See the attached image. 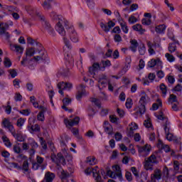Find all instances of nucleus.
I'll use <instances>...</instances> for the list:
<instances>
[{
  "label": "nucleus",
  "mask_w": 182,
  "mask_h": 182,
  "mask_svg": "<svg viewBox=\"0 0 182 182\" xmlns=\"http://www.w3.org/2000/svg\"><path fill=\"white\" fill-rule=\"evenodd\" d=\"M12 136H14V138L18 141H20V142H22V141H24L25 139H23V136H22V134H16L15 132V129H14V132H11Z\"/></svg>",
  "instance_id": "nucleus-40"
},
{
  "label": "nucleus",
  "mask_w": 182,
  "mask_h": 182,
  "mask_svg": "<svg viewBox=\"0 0 182 182\" xmlns=\"http://www.w3.org/2000/svg\"><path fill=\"white\" fill-rule=\"evenodd\" d=\"M19 170H23V173L26 174L27 178H31V173L29 171V162L28 161H24L22 167L18 166Z\"/></svg>",
  "instance_id": "nucleus-16"
},
{
  "label": "nucleus",
  "mask_w": 182,
  "mask_h": 182,
  "mask_svg": "<svg viewBox=\"0 0 182 182\" xmlns=\"http://www.w3.org/2000/svg\"><path fill=\"white\" fill-rule=\"evenodd\" d=\"M65 28L69 33L71 42H73L74 43H77V42H79V36H77V33L76 32V30H75L73 24H72V23L70 22H68L67 26H65Z\"/></svg>",
  "instance_id": "nucleus-4"
},
{
  "label": "nucleus",
  "mask_w": 182,
  "mask_h": 182,
  "mask_svg": "<svg viewBox=\"0 0 182 182\" xmlns=\"http://www.w3.org/2000/svg\"><path fill=\"white\" fill-rule=\"evenodd\" d=\"M40 21H41V25L44 29L47 31V32L50 35V36H55V30L52 26H50V23H49V21L46 20L45 18V16H41L39 18Z\"/></svg>",
  "instance_id": "nucleus-7"
},
{
  "label": "nucleus",
  "mask_w": 182,
  "mask_h": 182,
  "mask_svg": "<svg viewBox=\"0 0 182 182\" xmlns=\"http://www.w3.org/2000/svg\"><path fill=\"white\" fill-rule=\"evenodd\" d=\"M112 171H107V174L111 178H119V180L122 181L123 178V175L122 174V168H120V166L119 165H115L112 167Z\"/></svg>",
  "instance_id": "nucleus-5"
},
{
  "label": "nucleus",
  "mask_w": 182,
  "mask_h": 182,
  "mask_svg": "<svg viewBox=\"0 0 182 182\" xmlns=\"http://www.w3.org/2000/svg\"><path fill=\"white\" fill-rule=\"evenodd\" d=\"M163 106V102L160 99L156 100V102L152 105V110H157Z\"/></svg>",
  "instance_id": "nucleus-39"
},
{
  "label": "nucleus",
  "mask_w": 182,
  "mask_h": 182,
  "mask_svg": "<svg viewBox=\"0 0 182 182\" xmlns=\"http://www.w3.org/2000/svg\"><path fill=\"white\" fill-rule=\"evenodd\" d=\"M96 168H98V167L96 166L95 168H92V169L90 168H87V169H85V174H87V176L92 174V173L93 174V171H95V173H96V171H97V169H96Z\"/></svg>",
  "instance_id": "nucleus-51"
},
{
  "label": "nucleus",
  "mask_w": 182,
  "mask_h": 182,
  "mask_svg": "<svg viewBox=\"0 0 182 182\" xmlns=\"http://www.w3.org/2000/svg\"><path fill=\"white\" fill-rule=\"evenodd\" d=\"M86 161L90 166H95L97 161L95 156H90L87 158Z\"/></svg>",
  "instance_id": "nucleus-41"
},
{
  "label": "nucleus",
  "mask_w": 182,
  "mask_h": 182,
  "mask_svg": "<svg viewBox=\"0 0 182 182\" xmlns=\"http://www.w3.org/2000/svg\"><path fill=\"white\" fill-rule=\"evenodd\" d=\"M63 40L65 43V46L63 47L64 52V59L67 63H70V65H73V58L72 55H70V50H72V44H70V41L65 36H63Z\"/></svg>",
  "instance_id": "nucleus-2"
},
{
  "label": "nucleus",
  "mask_w": 182,
  "mask_h": 182,
  "mask_svg": "<svg viewBox=\"0 0 182 182\" xmlns=\"http://www.w3.org/2000/svg\"><path fill=\"white\" fill-rule=\"evenodd\" d=\"M102 66H103L104 69L105 68H109V66H112V63L109 60H107L105 61L102 60Z\"/></svg>",
  "instance_id": "nucleus-59"
},
{
  "label": "nucleus",
  "mask_w": 182,
  "mask_h": 182,
  "mask_svg": "<svg viewBox=\"0 0 182 182\" xmlns=\"http://www.w3.org/2000/svg\"><path fill=\"white\" fill-rule=\"evenodd\" d=\"M138 151L140 156H142L144 157H146V156H149V154H150V145L146 144L144 146H139Z\"/></svg>",
  "instance_id": "nucleus-17"
},
{
  "label": "nucleus",
  "mask_w": 182,
  "mask_h": 182,
  "mask_svg": "<svg viewBox=\"0 0 182 182\" xmlns=\"http://www.w3.org/2000/svg\"><path fill=\"white\" fill-rule=\"evenodd\" d=\"M11 49L14 52H16V53H23V48L18 45H12L11 46Z\"/></svg>",
  "instance_id": "nucleus-31"
},
{
  "label": "nucleus",
  "mask_w": 182,
  "mask_h": 182,
  "mask_svg": "<svg viewBox=\"0 0 182 182\" xmlns=\"http://www.w3.org/2000/svg\"><path fill=\"white\" fill-rule=\"evenodd\" d=\"M165 57L166 58L168 62H170L171 63L174 62L176 60V58L174 56L168 53L165 54Z\"/></svg>",
  "instance_id": "nucleus-48"
},
{
  "label": "nucleus",
  "mask_w": 182,
  "mask_h": 182,
  "mask_svg": "<svg viewBox=\"0 0 182 182\" xmlns=\"http://www.w3.org/2000/svg\"><path fill=\"white\" fill-rule=\"evenodd\" d=\"M51 159L54 163H55V164H57V166H59L60 164L65 166V164H66L65 156H63V154H62L60 152H59L57 155H52Z\"/></svg>",
  "instance_id": "nucleus-9"
},
{
  "label": "nucleus",
  "mask_w": 182,
  "mask_h": 182,
  "mask_svg": "<svg viewBox=\"0 0 182 182\" xmlns=\"http://www.w3.org/2000/svg\"><path fill=\"white\" fill-rule=\"evenodd\" d=\"M146 44L148 46V52H149V55H156V51L153 48L156 46L154 44H153V43H151V41H147Z\"/></svg>",
  "instance_id": "nucleus-34"
},
{
  "label": "nucleus",
  "mask_w": 182,
  "mask_h": 182,
  "mask_svg": "<svg viewBox=\"0 0 182 182\" xmlns=\"http://www.w3.org/2000/svg\"><path fill=\"white\" fill-rule=\"evenodd\" d=\"M157 147L159 149H161L165 153H171V156H173L175 154L174 151L171 150L170 149V146L168 145H166L163 144V142L159 141L157 144Z\"/></svg>",
  "instance_id": "nucleus-18"
},
{
  "label": "nucleus",
  "mask_w": 182,
  "mask_h": 182,
  "mask_svg": "<svg viewBox=\"0 0 182 182\" xmlns=\"http://www.w3.org/2000/svg\"><path fill=\"white\" fill-rule=\"evenodd\" d=\"M36 160V162L32 163L33 170H39V168H41V170H45V168H46V166H48V164L45 163V158L37 156Z\"/></svg>",
  "instance_id": "nucleus-6"
},
{
  "label": "nucleus",
  "mask_w": 182,
  "mask_h": 182,
  "mask_svg": "<svg viewBox=\"0 0 182 182\" xmlns=\"http://www.w3.org/2000/svg\"><path fill=\"white\" fill-rule=\"evenodd\" d=\"M121 33L122 30L120 29V27L119 26H115L111 31V33H117V35H119V33Z\"/></svg>",
  "instance_id": "nucleus-57"
},
{
  "label": "nucleus",
  "mask_w": 182,
  "mask_h": 182,
  "mask_svg": "<svg viewBox=\"0 0 182 182\" xmlns=\"http://www.w3.org/2000/svg\"><path fill=\"white\" fill-rule=\"evenodd\" d=\"M91 102H92V103H94L95 105V106H97V107H98L99 109H100V107H102V105H100V100H99L96 98H92Z\"/></svg>",
  "instance_id": "nucleus-55"
},
{
  "label": "nucleus",
  "mask_w": 182,
  "mask_h": 182,
  "mask_svg": "<svg viewBox=\"0 0 182 182\" xmlns=\"http://www.w3.org/2000/svg\"><path fill=\"white\" fill-rule=\"evenodd\" d=\"M43 105H40L37 109L41 110L37 115V120L39 122H45V113L48 112V107L44 104L45 102L43 101Z\"/></svg>",
  "instance_id": "nucleus-10"
},
{
  "label": "nucleus",
  "mask_w": 182,
  "mask_h": 182,
  "mask_svg": "<svg viewBox=\"0 0 182 182\" xmlns=\"http://www.w3.org/2000/svg\"><path fill=\"white\" fill-rule=\"evenodd\" d=\"M166 28L167 26H166V25L161 24L155 28V32H156V33H164Z\"/></svg>",
  "instance_id": "nucleus-37"
},
{
  "label": "nucleus",
  "mask_w": 182,
  "mask_h": 182,
  "mask_svg": "<svg viewBox=\"0 0 182 182\" xmlns=\"http://www.w3.org/2000/svg\"><path fill=\"white\" fill-rule=\"evenodd\" d=\"M131 46L130 49L132 52H137V48L139 47V43L136 40L130 41Z\"/></svg>",
  "instance_id": "nucleus-35"
},
{
  "label": "nucleus",
  "mask_w": 182,
  "mask_h": 182,
  "mask_svg": "<svg viewBox=\"0 0 182 182\" xmlns=\"http://www.w3.org/2000/svg\"><path fill=\"white\" fill-rule=\"evenodd\" d=\"M167 35L171 41H176V38H174V33L173 32V28H168Z\"/></svg>",
  "instance_id": "nucleus-46"
},
{
  "label": "nucleus",
  "mask_w": 182,
  "mask_h": 182,
  "mask_svg": "<svg viewBox=\"0 0 182 182\" xmlns=\"http://www.w3.org/2000/svg\"><path fill=\"white\" fill-rule=\"evenodd\" d=\"M50 17L53 21H56L55 31L60 35V36H66V31L64 26H68V20L63 18L62 16L58 15L55 11H53L50 14Z\"/></svg>",
  "instance_id": "nucleus-1"
},
{
  "label": "nucleus",
  "mask_w": 182,
  "mask_h": 182,
  "mask_svg": "<svg viewBox=\"0 0 182 182\" xmlns=\"http://www.w3.org/2000/svg\"><path fill=\"white\" fill-rule=\"evenodd\" d=\"M125 106L127 109H132V106H133V100H132V98H127Z\"/></svg>",
  "instance_id": "nucleus-50"
},
{
  "label": "nucleus",
  "mask_w": 182,
  "mask_h": 182,
  "mask_svg": "<svg viewBox=\"0 0 182 182\" xmlns=\"http://www.w3.org/2000/svg\"><path fill=\"white\" fill-rule=\"evenodd\" d=\"M4 63L5 68H11L12 66V62H11V60L8 58H4Z\"/></svg>",
  "instance_id": "nucleus-53"
},
{
  "label": "nucleus",
  "mask_w": 182,
  "mask_h": 182,
  "mask_svg": "<svg viewBox=\"0 0 182 182\" xmlns=\"http://www.w3.org/2000/svg\"><path fill=\"white\" fill-rule=\"evenodd\" d=\"M166 137L168 141H174V143L178 144L180 143V139L177 138V136H174L173 134L169 133L166 135Z\"/></svg>",
  "instance_id": "nucleus-30"
},
{
  "label": "nucleus",
  "mask_w": 182,
  "mask_h": 182,
  "mask_svg": "<svg viewBox=\"0 0 182 182\" xmlns=\"http://www.w3.org/2000/svg\"><path fill=\"white\" fill-rule=\"evenodd\" d=\"M1 156L4 158V159H9L10 156H11V154H9L8 152V151H2L1 152Z\"/></svg>",
  "instance_id": "nucleus-63"
},
{
  "label": "nucleus",
  "mask_w": 182,
  "mask_h": 182,
  "mask_svg": "<svg viewBox=\"0 0 182 182\" xmlns=\"http://www.w3.org/2000/svg\"><path fill=\"white\" fill-rule=\"evenodd\" d=\"M63 106H62V109H63V110H65V112H68V107L66 106H69V105H70V103H72V100L65 97L63 100Z\"/></svg>",
  "instance_id": "nucleus-36"
},
{
  "label": "nucleus",
  "mask_w": 182,
  "mask_h": 182,
  "mask_svg": "<svg viewBox=\"0 0 182 182\" xmlns=\"http://www.w3.org/2000/svg\"><path fill=\"white\" fill-rule=\"evenodd\" d=\"M36 50L33 48H27L26 50V58H23V60L21 61V65L23 66H26L28 63H29V58L31 56H33L35 53H36Z\"/></svg>",
  "instance_id": "nucleus-8"
},
{
  "label": "nucleus",
  "mask_w": 182,
  "mask_h": 182,
  "mask_svg": "<svg viewBox=\"0 0 182 182\" xmlns=\"http://www.w3.org/2000/svg\"><path fill=\"white\" fill-rule=\"evenodd\" d=\"M72 87H73V85L70 82H60L58 84V93L62 96H63V90H70Z\"/></svg>",
  "instance_id": "nucleus-11"
},
{
  "label": "nucleus",
  "mask_w": 182,
  "mask_h": 182,
  "mask_svg": "<svg viewBox=\"0 0 182 182\" xmlns=\"http://www.w3.org/2000/svg\"><path fill=\"white\" fill-rule=\"evenodd\" d=\"M142 25H145L149 26V25H151V20L150 18H143L141 20Z\"/></svg>",
  "instance_id": "nucleus-60"
},
{
  "label": "nucleus",
  "mask_w": 182,
  "mask_h": 182,
  "mask_svg": "<svg viewBox=\"0 0 182 182\" xmlns=\"http://www.w3.org/2000/svg\"><path fill=\"white\" fill-rule=\"evenodd\" d=\"M130 63H132V60L129 59L128 63L125 65V66L122 68V70L119 72V75L120 76H123V75H126L129 69H130Z\"/></svg>",
  "instance_id": "nucleus-27"
},
{
  "label": "nucleus",
  "mask_w": 182,
  "mask_h": 182,
  "mask_svg": "<svg viewBox=\"0 0 182 182\" xmlns=\"http://www.w3.org/2000/svg\"><path fill=\"white\" fill-rule=\"evenodd\" d=\"M144 126H145L146 129H151V130H153V125L151 124V122H150V118H148L144 122Z\"/></svg>",
  "instance_id": "nucleus-45"
},
{
  "label": "nucleus",
  "mask_w": 182,
  "mask_h": 182,
  "mask_svg": "<svg viewBox=\"0 0 182 182\" xmlns=\"http://www.w3.org/2000/svg\"><path fill=\"white\" fill-rule=\"evenodd\" d=\"M30 130H31V132H41V127L39 124H36L30 127Z\"/></svg>",
  "instance_id": "nucleus-52"
},
{
  "label": "nucleus",
  "mask_w": 182,
  "mask_h": 182,
  "mask_svg": "<svg viewBox=\"0 0 182 182\" xmlns=\"http://www.w3.org/2000/svg\"><path fill=\"white\" fill-rule=\"evenodd\" d=\"M27 43H28L29 45H31L32 46H35L36 45V48H41L42 47V44H41L39 42H37L36 41L32 39V38L28 37L27 38Z\"/></svg>",
  "instance_id": "nucleus-29"
},
{
  "label": "nucleus",
  "mask_w": 182,
  "mask_h": 182,
  "mask_svg": "<svg viewBox=\"0 0 182 182\" xmlns=\"http://www.w3.org/2000/svg\"><path fill=\"white\" fill-rule=\"evenodd\" d=\"M27 11L29 14V15H31V16H37L38 18H40L42 14H41V11H38L36 8L29 6L27 8Z\"/></svg>",
  "instance_id": "nucleus-20"
},
{
  "label": "nucleus",
  "mask_w": 182,
  "mask_h": 182,
  "mask_svg": "<svg viewBox=\"0 0 182 182\" xmlns=\"http://www.w3.org/2000/svg\"><path fill=\"white\" fill-rule=\"evenodd\" d=\"M36 52L40 54L39 55L34 56V60L36 62H39V60H46L48 58V54L43 50V47H40L39 48H36Z\"/></svg>",
  "instance_id": "nucleus-12"
},
{
  "label": "nucleus",
  "mask_w": 182,
  "mask_h": 182,
  "mask_svg": "<svg viewBox=\"0 0 182 182\" xmlns=\"http://www.w3.org/2000/svg\"><path fill=\"white\" fill-rule=\"evenodd\" d=\"M149 97L147 95L141 96L139 100V104L140 105H146V102L147 101V99Z\"/></svg>",
  "instance_id": "nucleus-61"
},
{
  "label": "nucleus",
  "mask_w": 182,
  "mask_h": 182,
  "mask_svg": "<svg viewBox=\"0 0 182 182\" xmlns=\"http://www.w3.org/2000/svg\"><path fill=\"white\" fill-rule=\"evenodd\" d=\"M159 89L161 90V93L163 97H166V96L167 95V86H166L164 83H161L159 86Z\"/></svg>",
  "instance_id": "nucleus-38"
},
{
  "label": "nucleus",
  "mask_w": 182,
  "mask_h": 182,
  "mask_svg": "<svg viewBox=\"0 0 182 182\" xmlns=\"http://www.w3.org/2000/svg\"><path fill=\"white\" fill-rule=\"evenodd\" d=\"M60 146L63 149L64 156H66V150H68V147L66 146V142L65 141H61Z\"/></svg>",
  "instance_id": "nucleus-56"
},
{
  "label": "nucleus",
  "mask_w": 182,
  "mask_h": 182,
  "mask_svg": "<svg viewBox=\"0 0 182 182\" xmlns=\"http://www.w3.org/2000/svg\"><path fill=\"white\" fill-rule=\"evenodd\" d=\"M23 124H25V119L23 118H19L17 120L16 126L18 127H22V126H23Z\"/></svg>",
  "instance_id": "nucleus-58"
},
{
  "label": "nucleus",
  "mask_w": 182,
  "mask_h": 182,
  "mask_svg": "<svg viewBox=\"0 0 182 182\" xmlns=\"http://www.w3.org/2000/svg\"><path fill=\"white\" fill-rule=\"evenodd\" d=\"M138 50L140 55H144L146 53V46L144 43H141L138 47Z\"/></svg>",
  "instance_id": "nucleus-44"
},
{
  "label": "nucleus",
  "mask_w": 182,
  "mask_h": 182,
  "mask_svg": "<svg viewBox=\"0 0 182 182\" xmlns=\"http://www.w3.org/2000/svg\"><path fill=\"white\" fill-rule=\"evenodd\" d=\"M159 161H157V156L152 154L149 157L146 158L144 162V167L145 170L153 171V167L154 164H158Z\"/></svg>",
  "instance_id": "nucleus-3"
},
{
  "label": "nucleus",
  "mask_w": 182,
  "mask_h": 182,
  "mask_svg": "<svg viewBox=\"0 0 182 182\" xmlns=\"http://www.w3.org/2000/svg\"><path fill=\"white\" fill-rule=\"evenodd\" d=\"M98 82L103 87H106L109 83V80L107 79V76H106L105 75H102L99 76Z\"/></svg>",
  "instance_id": "nucleus-21"
},
{
  "label": "nucleus",
  "mask_w": 182,
  "mask_h": 182,
  "mask_svg": "<svg viewBox=\"0 0 182 182\" xmlns=\"http://www.w3.org/2000/svg\"><path fill=\"white\" fill-rule=\"evenodd\" d=\"M116 26V23L113 22L112 21H109L107 22V23H105L103 22L100 23V27L102 29V31H104V32H106V33H107V32L110 31V29L112 28H114V26Z\"/></svg>",
  "instance_id": "nucleus-14"
},
{
  "label": "nucleus",
  "mask_w": 182,
  "mask_h": 182,
  "mask_svg": "<svg viewBox=\"0 0 182 182\" xmlns=\"http://www.w3.org/2000/svg\"><path fill=\"white\" fill-rule=\"evenodd\" d=\"M79 122H80V118L79 117H76L73 119H65V124H68L71 127L73 126H76V124H79Z\"/></svg>",
  "instance_id": "nucleus-22"
},
{
  "label": "nucleus",
  "mask_w": 182,
  "mask_h": 182,
  "mask_svg": "<svg viewBox=\"0 0 182 182\" xmlns=\"http://www.w3.org/2000/svg\"><path fill=\"white\" fill-rule=\"evenodd\" d=\"M136 114H144L146 113V105H140L138 108L134 109Z\"/></svg>",
  "instance_id": "nucleus-33"
},
{
  "label": "nucleus",
  "mask_w": 182,
  "mask_h": 182,
  "mask_svg": "<svg viewBox=\"0 0 182 182\" xmlns=\"http://www.w3.org/2000/svg\"><path fill=\"white\" fill-rule=\"evenodd\" d=\"M1 126L4 127V129H7L11 133H14L15 128L14 127V125L12 124V122H11V120L8 118H3L1 122Z\"/></svg>",
  "instance_id": "nucleus-13"
},
{
  "label": "nucleus",
  "mask_w": 182,
  "mask_h": 182,
  "mask_svg": "<svg viewBox=\"0 0 182 182\" xmlns=\"http://www.w3.org/2000/svg\"><path fill=\"white\" fill-rule=\"evenodd\" d=\"M128 22L130 25H134V23L137 22V18L134 15H131L128 19Z\"/></svg>",
  "instance_id": "nucleus-49"
},
{
  "label": "nucleus",
  "mask_w": 182,
  "mask_h": 182,
  "mask_svg": "<svg viewBox=\"0 0 182 182\" xmlns=\"http://www.w3.org/2000/svg\"><path fill=\"white\" fill-rule=\"evenodd\" d=\"M77 90L78 91L76 95L77 100H80L83 96H86V95H87L86 90H85V87L82 85L78 87Z\"/></svg>",
  "instance_id": "nucleus-19"
},
{
  "label": "nucleus",
  "mask_w": 182,
  "mask_h": 182,
  "mask_svg": "<svg viewBox=\"0 0 182 182\" xmlns=\"http://www.w3.org/2000/svg\"><path fill=\"white\" fill-rule=\"evenodd\" d=\"M35 99V96L30 97V102L32 103L33 107L38 109V107H41V105H39V103L36 102Z\"/></svg>",
  "instance_id": "nucleus-43"
},
{
  "label": "nucleus",
  "mask_w": 182,
  "mask_h": 182,
  "mask_svg": "<svg viewBox=\"0 0 182 182\" xmlns=\"http://www.w3.org/2000/svg\"><path fill=\"white\" fill-rule=\"evenodd\" d=\"M109 120L111 123H117V121L119 120V118L116 117V115H110L109 116Z\"/></svg>",
  "instance_id": "nucleus-64"
},
{
  "label": "nucleus",
  "mask_w": 182,
  "mask_h": 182,
  "mask_svg": "<svg viewBox=\"0 0 182 182\" xmlns=\"http://www.w3.org/2000/svg\"><path fill=\"white\" fill-rule=\"evenodd\" d=\"M104 129L105 133L109 134V136H112V134H113V127L112 126V124H110V123H109V122H104Z\"/></svg>",
  "instance_id": "nucleus-24"
},
{
  "label": "nucleus",
  "mask_w": 182,
  "mask_h": 182,
  "mask_svg": "<svg viewBox=\"0 0 182 182\" xmlns=\"http://www.w3.org/2000/svg\"><path fill=\"white\" fill-rule=\"evenodd\" d=\"M147 66L148 68H154V66H157V68L161 69V68H163V62H161L160 58L151 59L148 62Z\"/></svg>",
  "instance_id": "nucleus-15"
},
{
  "label": "nucleus",
  "mask_w": 182,
  "mask_h": 182,
  "mask_svg": "<svg viewBox=\"0 0 182 182\" xmlns=\"http://www.w3.org/2000/svg\"><path fill=\"white\" fill-rule=\"evenodd\" d=\"M148 79L151 82V83H153V82H154V80L156 79V74L153 73H150L148 75Z\"/></svg>",
  "instance_id": "nucleus-62"
},
{
  "label": "nucleus",
  "mask_w": 182,
  "mask_h": 182,
  "mask_svg": "<svg viewBox=\"0 0 182 182\" xmlns=\"http://www.w3.org/2000/svg\"><path fill=\"white\" fill-rule=\"evenodd\" d=\"M138 127L137 124L134 122H132L129 127V130L128 132V135L129 137H132L133 134H134V130H137Z\"/></svg>",
  "instance_id": "nucleus-28"
},
{
  "label": "nucleus",
  "mask_w": 182,
  "mask_h": 182,
  "mask_svg": "<svg viewBox=\"0 0 182 182\" xmlns=\"http://www.w3.org/2000/svg\"><path fill=\"white\" fill-rule=\"evenodd\" d=\"M132 29L135 31L136 32H139L140 35L144 34V32H146V29L143 28V26L139 24L136 23L132 26Z\"/></svg>",
  "instance_id": "nucleus-26"
},
{
  "label": "nucleus",
  "mask_w": 182,
  "mask_h": 182,
  "mask_svg": "<svg viewBox=\"0 0 182 182\" xmlns=\"http://www.w3.org/2000/svg\"><path fill=\"white\" fill-rule=\"evenodd\" d=\"M174 43H169V46L168 47V50L171 53H174L177 50V46L176 45H180V43L178 41H173Z\"/></svg>",
  "instance_id": "nucleus-25"
},
{
  "label": "nucleus",
  "mask_w": 182,
  "mask_h": 182,
  "mask_svg": "<svg viewBox=\"0 0 182 182\" xmlns=\"http://www.w3.org/2000/svg\"><path fill=\"white\" fill-rule=\"evenodd\" d=\"M119 25L124 33H129V27L127 26V23H126V21H124L123 20L119 21Z\"/></svg>",
  "instance_id": "nucleus-32"
},
{
  "label": "nucleus",
  "mask_w": 182,
  "mask_h": 182,
  "mask_svg": "<svg viewBox=\"0 0 182 182\" xmlns=\"http://www.w3.org/2000/svg\"><path fill=\"white\" fill-rule=\"evenodd\" d=\"M93 176L95 177L97 182H102V176L99 174V171L95 172V169L92 171Z\"/></svg>",
  "instance_id": "nucleus-47"
},
{
  "label": "nucleus",
  "mask_w": 182,
  "mask_h": 182,
  "mask_svg": "<svg viewBox=\"0 0 182 182\" xmlns=\"http://www.w3.org/2000/svg\"><path fill=\"white\" fill-rule=\"evenodd\" d=\"M87 2V5L90 9H93L95 8V0H85Z\"/></svg>",
  "instance_id": "nucleus-54"
},
{
  "label": "nucleus",
  "mask_w": 182,
  "mask_h": 182,
  "mask_svg": "<svg viewBox=\"0 0 182 182\" xmlns=\"http://www.w3.org/2000/svg\"><path fill=\"white\" fill-rule=\"evenodd\" d=\"M151 179L153 180H161V170L156 168L154 171V173L151 175Z\"/></svg>",
  "instance_id": "nucleus-23"
},
{
  "label": "nucleus",
  "mask_w": 182,
  "mask_h": 182,
  "mask_svg": "<svg viewBox=\"0 0 182 182\" xmlns=\"http://www.w3.org/2000/svg\"><path fill=\"white\" fill-rule=\"evenodd\" d=\"M53 0H45V1L41 4L43 8L46 10L50 9V3Z\"/></svg>",
  "instance_id": "nucleus-42"
}]
</instances>
